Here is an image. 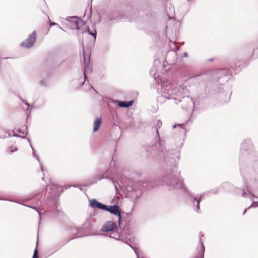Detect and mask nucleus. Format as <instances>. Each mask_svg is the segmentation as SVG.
<instances>
[{
    "mask_svg": "<svg viewBox=\"0 0 258 258\" xmlns=\"http://www.w3.org/2000/svg\"><path fill=\"white\" fill-rule=\"evenodd\" d=\"M90 49L87 48L85 49L83 46V61L81 64L84 81L82 83V85H83L86 81L89 83L87 78V74H91L93 72L92 64L90 61Z\"/></svg>",
    "mask_w": 258,
    "mask_h": 258,
    "instance_id": "5",
    "label": "nucleus"
},
{
    "mask_svg": "<svg viewBox=\"0 0 258 258\" xmlns=\"http://www.w3.org/2000/svg\"><path fill=\"white\" fill-rule=\"evenodd\" d=\"M161 96L158 97V100L164 98L166 100H174L175 103L177 104L179 102H182L185 99H189L188 96L186 98L182 96L178 90L176 89L174 86L168 82H163L161 84L160 90Z\"/></svg>",
    "mask_w": 258,
    "mask_h": 258,
    "instance_id": "4",
    "label": "nucleus"
},
{
    "mask_svg": "<svg viewBox=\"0 0 258 258\" xmlns=\"http://www.w3.org/2000/svg\"><path fill=\"white\" fill-rule=\"evenodd\" d=\"M42 180H44V177H43L42 178Z\"/></svg>",
    "mask_w": 258,
    "mask_h": 258,
    "instance_id": "55",
    "label": "nucleus"
},
{
    "mask_svg": "<svg viewBox=\"0 0 258 258\" xmlns=\"http://www.w3.org/2000/svg\"><path fill=\"white\" fill-rule=\"evenodd\" d=\"M102 123V119L101 118H97L94 123H93V132L94 133H95L97 132L101 125Z\"/></svg>",
    "mask_w": 258,
    "mask_h": 258,
    "instance_id": "13",
    "label": "nucleus"
},
{
    "mask_svg": "<svg viewBox=\"0 0 258 258\" xmlns=\"http://www.w3.org/2000/svg\"><path fill=\"white\" fill-rule=\"evenodd\" d=\"M190 6L188 3H183L180 5L176 9L177 14L179 15L181 18L185 17L189 12Z\"/></svg>",
    "mask_w": 258,
    "mask_h": 258,
    "instance_id": "8",
    "label": "nucleus"
},
{
    "mask_svg": "<svg viewBox=\"0 0 258 258\" xmlns=\"http://www.w3.org/2000/svg\"><path fill=\"white\" fill-rule=\"evenodd\" d=\"M257 207V204L256 202L252 201L251 204L247 208V209H249L250 208L253 207L255 208Z\"/></svg>",
    "mask_w": 258,
    "mask_h": 258,
    "instance_id": "28",
    "label": "nucleus"
},
{
    "mask_svg": "<svg viewBox=\"0 0 258 258\" xmlns=\"http://www.w3.org/2000/svg\"><path fill=\"white\" fill-rule=\"evenodd\" d=\"M27 140H28V141L29 142V144H30V146L31 148H32V151H33V152H32V153H33V156H35V154H36L35 153V151H34V149H33V147H32V145H31V143H30V139H27Z\"/></svg>",
    "mask_w": 258,
    "mask_h": 258,
    "instance_id": "33",
    "label": "nucleus"
},
{
    "mask_svg": "<svg viewBox=\"0 0 258 258\" xmlns=\"http://www.w3.org/2000/svg\"><path fill=\"white\" fill-rule=\"evenodd\" d=\"M66 20H67L70 23V27H71L72 29H80L79 23L80 19L78 17H68L66 18Z\"/></svg>",
    "mask_w": 258,
    "mask_h": 258,
    "instance_id": "9",
    "label": "nucleus"
},
{
    "mask_svg": "<svg viewBox=\"0 0 258 258\" xmlns=\"http://www.w3.org/2000/svg\"><path fill=\"white\" fill-rule=\"evenodd\" d=\"M8 137H12V135H10V134L8 133Z\"/></svg>",
    "mask_w": 258,
    "mask_h": 258,
    "instance_id": "48",
    "label": "nucleus"
},
{
    "mask_svg": "<svg viewBox=\"0 0 258 258\" xmlns=\"http://www.w3.org/2000/svg\"><path fill=\"white\" fill-rule=\"evenodd\" d=\"M87 31H88V34H90V35H92L94 38V40H95L96 38V35H97V32H96V30H94V32H93L92 31L89 30V29H88Z\"/></svg>",
    "mask_w": 258,
    "mask_h": 258,
    "instance_id": "20",
    "label": "nucleus"
},
{
    "mask_svg": "<svg viewBox=\"0 0 258 258\" xmlns=\"http://www.w3.org/2000/svg\"><path fill=\"white\" fill-rule=\"evenodd\" d=\"M5 138H6V136L4 137H1V136H0V138H3V139H5Z\"/></svg>",
    "mask_w": 258,
    "mask_h": 258,
    "instance_id": "50",
    "label": "nucleus"
},
{
    "mask_svg": "<svg viewBox=\"0 0 258 258\" xmlns=\"http://www.w3.org/2000/svg\"><path fill=\"white\" fill-rule=\"evenodd\" d=\"M179 49V47H177V49H176V50H178Z\"/></svg>",
    "mask_w": 258,
    "mask_h": 258,
    "instance_id": "51",
    "label": "nucleus"
},
{
    "mask_svg": "<svg viewBox=\"0 0 258 258\" xmlns=\"http://www.w3.org/2000/svg\"><path fill=\"white\" fill-rule=\"evenodd\" d=\"M162 125V122L160 120H158L155 127V130L157 133V136L159 137V129L161 128Z\"/></svg>",
    "mask_w": 258,
    "mask_h": 258,
    "instance_id": "19",
    "label": "nucleus"
},
{
    "mask_svg": "<svg viewBox=\"0 0 258 258\" xmlns=\"http://www.w3.org/2000/svg\"><path fill=\"white\" fill-rule=\"evenodd\" d=\"M153 71H154V68H152V69L151 70L150 74H152V72H153Z\"/></svg>",
    "mask_w": 258,
    "mask_h": 258,
    "instance_id": "46",
    "label": "nucleus"
},
{
    "mask_svg": "<svg viewBox=\"0 0 258 258\" xmlns=\"http://www.w3.org/2000/svg\"><path fill=\"white\" fill-rule=\"evenodd\" d=\"M134 251L135 253H136V254L137 255V256H139V250L137 249V248L136 247L135 248V249H134Z\"/></svg>",
    "mask_w": 258,
    "mask_h": 258,
    "instance_id": "37",
    "label": "nucleus"
},
{
    "mask_svg": "<svg viewBox=\"0 0 258 258\" xmlns=\"http://www.w3.org/2000/svg\"><path fill=\"white\" fill-rule=\"evenodd\" d=\"M222 92V91H221V88L220 87L218 88V90L217 91V93H220V92Z\"/></svg>",
    "mask_w": 258,
    "mask_h": 258,
    "instance_id": "42",
    "label": "nucleus"
},
{
    "mask_svg": "<svg viewBox=\"0 0 258 258\" xmlns=\"http://www.w3.org/2000/svg\"><path fill=\"white\" fill-rule=\"evenodd\" d=\"M108 171L107 170L105 173H103L97 180L94 181V182H92V184L94 183H96L97 181H100L103 179H108L110 180V179L111 178L109 177Z\"/></svg>",
    "mask_w": 258,
    "mask_h": 258,
    "instance_id": "17",
    "label": "nucleus"
},
{
    "mask_svg": "<svg viewBox=\"0 0 258 258\" xmlns=\"http://www.w3.org/2000/svg\"><path fill=\"white\" fill-rule=\"evenodd\" d=\"M250 50H251L252 55H254L255 50H258V40L254 41L250 46Z\"/></svg>",
    "mask_w": 258,
    "mask_h": 258,
    "instance_id": "18",
    "label": "nucleus"
},
{
    "mask_svg": "<svg viewBox=\"0 0 258 258\" xmlns=\"http://www.w3.org/2000/svg\"><path fill=\"white\" fill-rule=\"evenodd\" d=\"M186 1L187 2H190L191 0H186Z\"/></svg>",
    "mask_w": 258,
    "mask_h": 258,
    "instance_id": "53",
    "label": "nucleus"
},
{
    "mask_svg": "<svg viewBox=\"0 0 258 258\" xmlns=\"http://www.w3.org/2000/svg\"><path fill=\"white\" fill-rule=\"evenodd\" d=\"M34 158H35L36 159V160L38 161V162L40 164V166H41V170L43 172V167L42 165L41 164V162H40V160L39 159L38 156H37V154H35V156H34Z\"/></svg>",
    "mask_w": 258,
    "mask_h": 258,
    "instance_id": "27",
    "label": "nucleus"
},
{
    "mask_svg": "<svg viewBox=\"0 0 258 258\" xmlns=\"http://www.w3.org/2000/svg\"><path fill=\"white\" fill-rule=\"evenodd\" d=\"M200 242L201 243V245H202V255H201V258H204V252H205V247H204V244L203 243V242L202 241V239H200Z\"/></svg>",
    "mask_w": 258,
    "mask_h": 258,
    "instance_id": "23",
    "label": "nucleus"
},
{
    "mask_svg": "<svg viewBox=\"0 0 258 258\" xmlns=\"http://www.w3.org/2000/svg\"><path fill=\"white\" fill-rule=\"evenodd\" d=\"M49 25H50V27H52L53 26H58V28H59L61 30H62V31H64V30L59 25H58L57 23H56L55 22L50 21Z\"/></svg>",
    "mask_w": 258,
    "mask_h": 258,
    "instance_id": "25",
    "label": "nucleus"
},
{
    "mask_svg": "<svg viewBox=\"0 0 258 258\" xmlns=\"http://www.w3.org/2000/svg\"><path fill=\"white\" fill-rule=\"evenodd\" d=\"M113 20H115V21H116V22H117V20H116V19H114V18H113V19L111 18V19L109 20V21H112Z\"/></svg>",
    "mask_w": 258,
    "mask_h": 258,
    "instance_id": "44",
    "label": "nucleus"
},
{
    "mask_svg": "<svg viewBox=\"0 0 258 258\" xmlns=\"http://www.w3.org/2000/svg\"><path fill=\"white\" fill-rule=\"evenodd\" d=\"M37 244H38V241H37V243H36V246L34 250V253H33V254H34V256H37V255H38V249H37Z\"/></svg>",
    "mask_w": 258,
    "mask_h": 258,
    "instance_id": "29",
    "label": "nucleus"
},
{
    "mask_svg": "<svg viewBox=\"0 0 258 258\" xmlns=\"http://www.w3.org/2000/svg\"><path fill=\"white\" fill-rule=\"evenodd\" d=\"M89 205L92 208L98 209L104 211L117 216L118 218V226L120 227L122 217L121 211L119 206L116 204L113 205H106L98 202L95 199L89 201ZM117 229L118 226L115 222L113 221H108L104 223L101 229V231L104 232H110L112 231L116 230Z\"/></svg>",
    "mask_w": 258,
    "mask_h": 258,
    "instance_id": "3",
    "label": "nucleus"
},
{
    "mask_svg": "<svg viewBox=\"0 0 258 258\" xmlns=\"http://www.w3.org/2000/svg\"><path fill=\"white\" fill-rule=\"evenodd\" d=\"M10 150L11 152H14L15 151H17L18 150V149L17 147L11 146L10 147Z\"/></svg>",
    "mask_w": 258,
    "mask_h": 258,
    "instance_id": "31",
    "label": "nucleus"
},
{
    "mask_svg": "<svg viewBox=\"0 0 258 258\" xmlns=\"http://www.w3.org/2000/svg\"><path fill=\"white\" fill-rule=\"evenodd\" d=\"M0 130H2L4 131V133H7L6 131H5V129L1 125H0Z\"/></svg>",
    "mask_w": 258,
    "mask_h": 258,
    "instance_id": "41",
    "label": "nucleus"
},
{
    "mask_svg": "<svg viewBox=\"0 0 258 258\" xmlns=\"http://www.w3.org/2000/svg\"><path fill=\"white\" fill-rule=\"evenodd\" d=\"M125 214H126V215H130V214H129V213H125Z\"/></svg>",
    "mask_w": 258,
    "mask_h": 258,
    "instance_id": "54",
    "label": "nucleus"
},
{
    "mask_svg": "<svg viewBox=\"0 0 258 258\" xmlns=\"http://www.w3.org/2000/svg\"><path fill=\"white\" fill-rule=\"evenodd\" d=\"M218 190H219V187H216V188H215L214 189H212L211 190V192L216 194H217L218 192Z\"/></svg>",
    "mask_w": 258,
    "mask_h": 258,
    "instance_id": "32",
    "label": "nucleus"
},
{
    "mask_svg": "<svg viewBox=\"0 0 258 258\" xmlns=\"http://www.w3.org/2000/svg\"><path fill=\"white\" fill-rule=\"evenodd\" d=\"M91 87L93 89V90H94L96 92V91L95 90V89L92 86H91Z\"/></svg>",
    "mask_w": 258,
    "mask_h": 258,
    "instance_id": "49",
    "label": "nucleus"
},
{
    "mask_svg": "<svg viewBox=\"0 0 258 258\" xmlns=\"http://www.w3.org/2000/svg\"><path fill=\"white\" fill-rule=\"evenodd\" d=\"M257 202V206H258V201H257V202Z\"/></svg>",
    "mask_w": 258,
    "mask_h": 258,
    "instance_id": "57",
    "label": "nucleus"
},
{
    "mask_svg": "<svg viewBox=\"0 0 258 258\" xmlns=\"http://www.w3.org/2000/svg\"><path fill=\"white\" fill-rule=\"evenodd\" d=\"M209 61H213V59L212 58V59H209Z\"/></svg>",
    "mask_w": 258,
    "mask_h": 258,
    "instance_id": "52",
    "label": "nucleus"
},
{
    "mask_svg": "<svg viewBox=\"0 0 258 258\" xmlns=\"http://www.w3.org/2000/svg\"><path fill=\"white\" fill-rule=\"evenodd\" d=\"M36 32L34 31L28 35V38L25 41H24L21 43V46L28 49L32 47L34 45V44L36 42Z\"/></svg>",
    "mask_w": 258,
    "mask_h": 258,
    "instance_id": "6",
    "label": "nucleus"
},
{
    "mask_svg": "<svg viewBox=\"0 0 258 258\" xmlns=\"http://www.w3.org/2000/svg\"><path fill=\"white\" fill-rule=\"evenodd\" d=\"M248 195L247 194V193L244 190H242V196L246 198V196H247V197L250 199V201H251L252 202L253 201V200H252V198H255L256 199H258V197L254 196V195H253L251 191H250L248 189Z\"/></svg>",
    "mask_w": 258,
    "mask_h": 258,
    "instance_id": "16",
    "label": "nucleus"
},
{
    "mask_svg": "<svg viewBox=\"0 0 258 258\" xmlns=\"http://www.w3.org/2000/svg\"><path fill=\"white\" fill-rule=\"evenodd\" d=\"M25 104L27 106V110L28 111L30 109V104L27 102H25Z\"/></svg>",
    "mask_w": 258,
    "mask_h": 258,
    "instance_id": "35",
    "label": "nucleus"
},
{
    "mask_svg": "<svg viewBox=\"0 0 258 258\" xmlns=\"http://www.w3.org/2000/svg\"><path fill=\"white\" fill-rule=\"evenodd\" d=\"M216 74L218 79H222V84L227 82L231 76V73L227 69H219Z\"/></svg>",
    "mask_w": 258,
    "mask_h": 258,
    "instance_id": "7",
    "label": "nucleus"
},
{
    "mask_svg": "<svg viewBox=\"0 0 258 258\" xmlns=\"http://www.w3.org/2000/svg\"><path fill=\"white\" fill-rule=\"evenodd\" d=\"M161 147L160 151L163 156V162L162 167L166 169V173L161 179L155 180L157 183H160L159 185L166 186L169 190H177L182 189L186 190L192 198V204L195 208V211L198 213H201L200 203L204 197V194L201 195H194L188 192L184 187L183 180L177 177L175 174L176 172V163L173 155L169 151H166V149L162 147L161 142L159 143Z\"/></svg>",
    "mask_w": 258,
    "mask_h": 258,
    "instance_id": "1",
    "label": "nucleus"
},
{
    "mask_svg": "<svg viewBox=\"0 0 258 258\" xmlns=\"http://www.w3.org/2000/svg\"><path fill=\"white\" fill-rule=\"evenodd\" d=\"M39 84L41 86H43V87L47 86V83L44 80H41V81H40Z\"/></svg>",
    "mask_w": 258,
    "mask_h": 258,
    "instance_id": "26",
    "label": "nucleus"
},
{
    "mask_svg": "<svg viewBox=\"0 0 258 258\" xmlns=\"http://www.w3.org/2000/svg\"><path fill=\"white\" fill-rule=\"evenodd\" d=\"M104 236H106V237H110L111 238L114 239L116 240H120V234L119 233L116 231V230L112 231L110 232V233L108 234H105Z\"/></svg>",
    "mask_w": 258,
    "mask_h": 258,
    "instance_id": "14",
    "label": "nucleus"
},
{
    "mask_svg": "<svg viewBox=\"0 0 258 258\" xmlns=\"http://www.w3.org/2000/svg\"><path fill=\"white\" fill-rule=\"evenodd\" d=\"M254 151V147L250 139L243 141L240 150L239 165L242 176L247 171L256 181H258V154Z\"/></svg>",
    "mask_w": 258,
    "mask_h": 258,
    "instance_id": "2",
    "label": "nucleus"
},
{
    "mask_svg": "<svg viewBox=\"0 0 258 258\" xmlns=\"http://www.w3.org/2000/svg\"><path fill=\"white\" fill-rule=\"evenodd\" d=\"M0 200H5V201H10V202H15V203H18V202H16L15 201H14V200H9V199H1L0 198Z\"/></svg>",
    "mask_w": 258,
    "mask_h": 258,
    "instance_id": "36",
    "label": "nucleus"
},
{
    "mask_svg": "<svg viewBox=\"0 0 258 258\" xmlns=\"http://www.w3.org/2000/svg\"><path fill=\"white\" fill-rule=\"evenodd\" d=\"M32 258H38V255L34 256V254L33 255Z\"/></svg>",
    "mask_w": 258,
    "mask_h": 258,
    "instance_id": "45",
    "label": "nucleus"
},
{
    "mask_svg": "<svg viewBox=\"0 0 258 258\" xmlns=\"http://www.w3.org/2000/svg\"><path fill=\"white\" fill-rule=\"evenodd\" d=\"M188 56V54L187 52H185L183 53V57H187Z\"/></svg>",
    "mask_w": 258,
    "mask_h": 258,
    "instance_id": "40",
    "label": "nucleus"
},
{
    "mask_svg": "<svg viewBox=\"0 0 258 258\" xmlns=\"http://www.w3.org/2000/svg\"><path fill=\"white\" fill-rule=\"evenodd\" d=\"M137 258H139V256H137Z\"/></svg>",
    "mask_w": 258,
    "mask_h": 258,
    "instance_id": "58",
    "label": "nucleus"
},
{
    "mask_svg": "<svg viewBox=\"0 0 258 258\" xmlns=\"http://www.w3.org/2000/svg\"><path fill=\"white\" fill-rule=\"evenodd\" d=\"M13 132L14 133V135L12 136L13 137H21L23 139H28L26 137V135H23V136L19 135L15 132V130H13Z\"/></svg>",
    "mask_w": 258,
    "mask_h": 258,
    "instance_id": "22",
    "label": "nucleus"
},
{
    "mask_svg": "<svg viewBox=\"0 0 258 258\" xmlns=\"http://www.w3.org/2000/svg\"><path fill=\"white\" fill-rule=\"evenodd\" d=\"M10 58V57H5V59Z\"/></svg>",
    "mask_w": 258,
    "mask_h": 258,
    "instance_id": "56",
    "label": "nucleus"
},
{
    "mask_svg": "<svg viewBox=\"0 0 258 258\" xmlns=\"http://www.w3.org/2000/svg\"><path fill=\"white\" fill-rule=\"evenodd\" d=\"M130 246L132 248V249H133V250L135 249V248H136L135 247H134V246H132V245H130Z\"/></svg>",
    "mask_w": 258,
    "mask_h": 258,
    "instance_id": "47",
    "label": "nucleus"
},
{
    "mask_svg": "<svg viewBox=\"0 0 258 258\" xmlns=\"http://www.w3.org/2000/svg\"><path fill=\"white\" fill-rule=\"evenodd\" d=\"M70 232L72 235L71 237L65 243V244H66L68 242L71 240L72 239L80 236V235L78 234V229L76 227H71Z\"/></svg>",
    "mask_w": 258,
    "mask_h": 258,
    "instance_id": "12",
    "label": "nucleus"
},
{
    "mask_svg": "<svg viewBox=\"0 0 258 258\" xmlns=\"http://www.w3.org/2000/svg\"><path fill=\"white\" fill-rule=\"evenodd\" d=\"M185 125V123H181V124H177V125H175L173 126V128H175L176 127V126H178L180 127V128L184 130V126Z\"/></svg>",
    "mask_w": 258,
    "mask_h": 258,
    "instance_id": "30",
    "label": "nucleus"
},
{
    "mask_svg": "<svg viewBox=\"0 0 258 258\" xmlns=\"http://www.w3.org/2000/svg\"><path fill=\"white\" fill-rule=\"evenodd\" d=\"M22 205H23V206H26V207H29V208H31V209H33L35 210L37 212V213H38V215H39V218H40V217H41L40 213V212L38 211V208H36V207H35L30 206H27V205H23V204H22Z\"/></svg>",
    "mask_w": 258,
    "mask_h": 258,
    "instance_id": "24",
    "label": "nucleus"
},
{
    "mask_svg": "<svg viewBox=\"0 0 258 258\" xmlns=\"http://www.w3.org/2000/svg\"><path fill=\"white\" fill-rule=\"evenodd\" d=\"M248 209H247V208L246 209H245L244 210V211H243V212L242 214H243V215H244V214H245V213H246V211H247Z\"/></svg>",
    "mask_w": 258,
    "mask_h": 258,
    "instance_id": "43",
    "label": "nucleus"
},
{
    "mask_svg": "<svg viewBox=\"0 0 258 258\" xmlns=\"http://www.w3.org/2000/svg\"><path fill=\"white\" fill-rule=\"evenodd\" d=\"M134 251L135 253H136V254L137 255V256H139V250L137 249V248L136 247L135 248V249H134Z\"/></svg>",
    "mask_w": 258,
    "mask_h": 258,
    "instance_id": "38",
    "label": "nucleus"
},
{
    "mask_svg": "<svg viewBox=\"0 0 258 258\" xmlns=\"http://www.w3.org/2000/svg\"><path fill=\"white\" fill-rule=\"evenodd\" d=\"M51 187L52 188V189H58V185H56V184H54L53 183H52L51 185Z\"/></svg>",
    "mask_w": 258,
    "mask_h": 258,
    "instance_id": "34",
    "label": "nucleus"
},
{
    "mask_svg": "<svg viewBox=\"0 0 258 258\" xmlns=\"http://www.w3.org/2000/svg\"><path fill=\"white\" fill-rule=\"evenodd\" d=\"M115 102L117 103L118 106L121 108H128L133 105L134 104V100L130 101H121L116 100Z\"/></svg>",
    "mask_w": 258,
    "mask_h": 258,
    "instance_id": "11",
    "label": "nucleus"
},
{
    "mask_svg": "<svg viewBox=\"0 0 258 258\" xmlns=\"http://www.w3.org/2000/svg\"><path fill=\"white\" fill-rule=\"evenodd\" d=\"M110 180L112 181V184L114 185L115 190L117 191L118 190L117 185H118L119 187H120V185L119 184V183L117 182L114 181L112 179H110Z\"/></svg>",
    "mask_w": 258,
    "mask_h": 258,
    "instance_id": "21",
    "label": "nucleus"
},
{
    "mask_svg": "<svg viewBox=\"0 0 258 258\" xmlns=\"http://www.w3.org/2000/svg\"><path fill=\"white\" fill-rule=\"evenodd\" d=\"M17 132L18 133H19V134H22V135H24V132H23V131H22L21 129H20V128H19V129H18V130H17Z\"/></svg>",
    "mask_w": 258,
    "mask_h": 258,
    "instance_id": "39",
    "label": "nucleus"
},
{
    "mask_svg": "<svg viewBox=\"0 0 258 258\" xmlns=\"http://www.w3.org/2000/svg\"><path fill=\"white\" fill-rule=\"evenodd\" d=\"M176 51L173 50H169L168 51L166 55V59H168L170 55H172L174 57V59L172 61V62H173L175 60L177 59V56H176Z\"/></svg>",
    "mask_w": 258,
    "mask_h": 258,
    "instance_id": "15",
    "label": "nucleus"
},
{
    "mask_svg": "<svg viewBox=\"0 0 258 258\" xmlns=\"http://www.w3.org/2000/svg\"><path fill=\"white\" fill-rule=\"evenodd\" d=\"M159 184H160V183H157V182H155V180L154 181V182L152 181L146 182L143 181H141L139 182V185L144 188L146 187H148V188H152L158 186Z\"/></svg>",
    "mask_w": 258,
    "mask_h": 258,
    "instance_id": "10",
    "label": "nucleus"
}]
</instances>
